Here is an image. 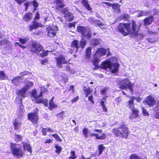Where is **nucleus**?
Returning <instances> with one entry per match:
<instances>
[{
	"instance_id": "f257e3e1",
	"label": "nucleus",
	"mask_w": 159,
	"mask_h": 159,
	"mask_svg": "<svg viewBox=\"0 0 159 159\" xmlns=\"http://www.w3.org/2000/svg\"><path fill=\"white\" fill-rule=\"evenodd\" d=\"M119 31L124 36H126L128 34L136 36L139 39H142L144 35L142 33L138 34L139 30V26H137L134 21H132L131 24H120L118 26Z\"/></svg>"
},
{
	"instance_id": "f03ea898",
	"label": "nucleus",
	"mask_w": 159,
	"mask_h": 159,
	"mask_svg": "<svg viewBox=\"0 0 159 159\" xmlns=\"http://www.w3.org/2000/svg\"><path fill=\"white\" fill-rule=\"evenodd\" d=\"M116 58L113 57L111 58L109 60L104 61L101 65V67L106 70H111L112 73H115L118 71L119 65L116 63Z\"/></svg>"
},
{
	"instance_id": "7ed1b4c3",
	"label": "nucleus",
	"mask_w": 159,
	"mask_h": 159,
	"mask_svg": "<svg viewBox=\"0 0 159 159\" xmlns=\"http://www.w3.org/2000/svg\"><path fill=\"white\" fill-rule=\"evenodd\" d=\"M107 50L103 48L98 49L93 56L92 62L96 66L98 65L99 62L101 59L100 57L105 55L107 52Z\"/></svg>"
},
{
	"instance_id": "20e7f679",
	"label": "nucleus",
	"mask_w": 159,
	"mask_h": 159,
	"mask_svg": "<svg viewBox=\"0 0 159 159\" xmlns=\"http://www.w3.org/2000/svg\"><path fill=\"white\" fill-rule=\"evenodd\" d=\"M31 52L33 53H39L41 57L47 56L49 52V51L44 50L40 45L36 42L33 43L32 44Z\"/></svg>"
},
{
	"instance_id": "39448f33",
	"label": "nucleus",
	"mask_w": 159,
	"mask_h": 159,
	"mask_svg": "<svg viewBox=\"0 0 159 159\" xmlns=\"http://www.w3.org/2000/svg\"><path fill=\"white\" fill-rule=\"evenodd\" d=\"M134 84L130 82L128 79H125L119 81V87L121 89H129L132 93H133V90L132 87Z\"/></svg>"
},
{
	"instance_id": "423d86ee",
	"label": "nucleus",
	"mask_w": 159,
	"mask_h": 159,
	"mask_svg": "<svg viewBox=\"0 0 159 159\" xmlns=\"http://www.w3.org/2000/svg\"><path fill=\"white\" fill-rule=\"evenodd\" d=\"M25 86L20 90H19L17 92V94L18 97L19 98V99L21 101L22 98H25V93L26 91L30 87H32L34 84L33 82L26 80L25 82Z\"/></svg>"
},
{
	"instance_id": "0eeeda50",
	"label": "nucleus",
	"mask_w": 159,
	"mask_h": 159,
	"mask_svg": "<svg viewBox=\"0 0 159 159\" xmlns=\"http://www.w3.org/2000/svg\"><path fill=\"white\" fill-rule=\"evenodd\" d=\"M77 30L84 37L88 39H90L91 38V30L89 28L82 26H79L77 27Z\"/></svg>"
},
{
	"instance_id": "6e6552de",
	"label": "nucleus",
	"mask_w": 159,
	"mask_h": 159,
	"mask_svg": "<svg viewBox=\"0 0 159 159\" xmlns=\"http://www.w3.org/2000/svg\"><path fill=\"white\" fill-rule=\"evenodd\" d=\"M11 151L12 154L17 157H21L24 154L21 149L17 147V144L11 143L10 144Z\"/></svg>"
},
{
	"instance_id": "1a4fd4ad",
	"label": "nucleus",
	"mask_w": 159,
	"mask_h": 159,
	"mask_svg": "<svg viewBox=\"0 0 159 159\" xmlns=\"http://www.w3.org/2000/svg\"><path fill=\"white\" fill-rule=\"evenodd\" d=\"M102 130L101 129H95L94 130V132H96L97 133H91L90 136L91 137H95L97 139L100 140H104L106 137V135L105 134L102 133Z\"/></svg>"
},
{
	"instance_id": "9d476101",
	"label": "nucleus",
	"mask_w": 159,
	"mask_h": 159,
	"mask_svg": "<svg viewBox=\"0 0 159 159\" xmlns=\"http://www.w3.org/2000/svg\"><path fill=\"white\" fill-rule=\"evenodd\" d=\"M119 129L121 130L120 134L122 138H126L129 134V131L128 128L126 127L124 122H122L121 124Z\"/></svg>"
},
{
	"instance_id": "9b49d317",
	"label": "nucleus",
	"mask_w": 159,
	"mask_h": 159,
	"mask_svg": "<svg viewBox=\"0 0 159 159\" xmlns=\"http://www.w3.org/2000/svg\"><path fill=\"white\" fill-rule=\"evenodd\" d=\"M56 60L57 65L59 67H62L63 64H65L67 62L65 57L63 55H60L56 58Z\"/></svg>"
},
{
	"instance_id": "f8f14e48",
	"label": "nucleus",
	"mask_w": 159,
	"mask_h": 159,
	"mask_svg": "<svg viewBox=\"0 0 159 159\" xmlns=\"http://www.w3.org/2000/svg\"><path fill=\"white\" fill-rule=\"evenodd\" d=\"M37 111V110H36L35 112L29 113L28 115V119L30 120L33 123L35 124L37 123L38 120V118L36 113Z\"/></svg>"
},
{
	"instance_id": "ddd939ff",
	"label": "nucleus",
	"mask_w": 159,
	"mask_h": 159,
	"mask_svg": "<svg viewBox=\"0 0 159 159\" xmlns=\"http://www.w3.org/2000/svg\"><path fill=\"white\" fill-rule=\"evenodd\" d=\"M48 35L51 37L54 36L57 33V26L52 27H48L47 28Z\"/></svg>"
},
{
	"instance_id": "4468645a",
	"label": "nucleus",
	"mask_w": 159,
	"mask_h": 159,
	"mask_svg": "<svg viewBox=\"0 0 159 159\" xmlns=\"http://www.w3.org/2000/svg\"><path fill=\"white\" fill-rule=\"evenodd\" d=\"M143 102L146 103L149 106L151 107L155 104L156 102L154 98L150 95L146 98Z\"/></svg>"
},
{
	"instance_id": "2eb2a0df",
	"label": "nucleus",
	"mask_w": 159,
	"mask_h": 159,
	"mask_svg": "<svg viewBox=\"0 0 159 159\" xmlns=\"http://www.w3.org/2000/svg\"><path fill=\"white\" fill-rule=\"evenodd\" d=\"M88 20L90 23L100 27L104 25V24L102 23L99 20H95L93 17H89L88 19Z\"/></svg>"
},
{
	"instance_id": "dca6fc26",
	"label": "nucleus",
	"mask_w": 159,
	"mask_h": 159,
	"mask_svg": "<svg viewBox=\"0 0 159 159\" xmlns=\"http://www.w3.org/2000/svg\"><path fill=\"white\" fill-rule=\"evenodd\" d=\"M78 41L76 40H74L72 42L70 50L71 53H74L77 52L78 49Z\"/></svg>"
},
{
	"instance_id": "f3484780",
	"label": "nucleus",
	"mask_w": 159,
	"mask_h": 159,
	"mask_svg": "<svg viewBox=\"0 0 159 159\" xmlns=\"http://www.w3.org/2000/svg\"><path fill=\"white\" fill-rule=\"evenodd\" d=\"M0 45L7 49H9L11 47V44L10 42L6 39H4L1 41Z\"/></svg>"
},
{
	"instance_id": "a211bd4d",
	"label": "nucleus",
	"mask_w": 159,
	"mask_h": 159,
	"mask_svg": "<svg viewBox=\"0 0 159 159\" xmlns=\"http://www.w3.org/2000/svg\"><path fill=\"white\" fill-rule=\"evenodd\" d=\"M31 97L34 98L35 100V102H36L42 96V92H41L40 93L39 95L38 96L37 94L36 90L35 89L33 90L31 92Z\"/></svg>"
},
{
	"instance_id": "6ab92c4d",
	"label": "nucleus",
	"mask_w": 159,
	"mask_h": 159,
	"mask_svg": "<svg viewBox=\"0 0 159 159\" xmlns=\"http://www.w3.org/2000/svg\"><path fill=\"white\" fill-rule=\"evenodd\" d=\"M13 125L15 130L17 131L19 130V132L20 131V128L21 127V122L20 121L15 120L13 123Z\"/></svg>"
},
{
	"instance_id": "aec40b11",
	"label": "nucleus",
	"mask_w": 159,
	"mask_h": 159,
	"mask_svg": "<svg viewBox=\"0 0 159 159\" xmlns=\"http://www.w3.org/2000/svg\"><path fill=\"white\" fill-rule=\"evenodd\" d=\"M63 12L65 14V17L67 20L71 21L74 19L73 15L71 12H68L66 14L65 11H63Z\"/></svg>"
},
{
	"instance_id": "412c9836",
	"label": "nucleus",
	"mask_w": 159,
	"mask_h": 159,
	"mask_svg": "<svg viewBox=\"0 0 159 159\" xmlns=\"http://www.w3.org/2000/svg\"><path fill=\"white\" fill-rule=\"evenodd\" d=\"M135 97L134 96H132L130 98V100L128 101V105L129 108L132 111L133 109H137L134 108V100Z\"/></svg>"
},
{
	"instance_id": "4be33fe9",
	"label": "nucleus",
	"mask_w": 159,
	"mask_h": 159,
	"mask_svg": "<svg viewBox=\"0 0 159 159\" xmlns=\"http://www.w3.org/2000/svg\"><path fill=\"white\" fill-rule=\"evenodd\" d=\"M22 79L20 76H16L12 80V83L15 85H17L19 84Z\"/></svg>"
},
{
	"instance_id": "5701e85b",
	"label": "nucleus",
	"mask_w": 159,
	"mask_h": 159,
	"mask_svg": "<svg viewBox=\"0 0 159 159\" xmlns=\"http://www.w3.org/2000/svg\"><path fill=\"white\" fill-rule=\"evenodd\" d=\"M42 26L41 24L40 23H38L34 21L32 25L30 27V31H31L34 29H36L37 28Z\"/></svg>"
},
{
	"instance_id": "b1692460",
	"label": "nucleus",
	"mask_w": 159,
	"mask_h": 159,
	"mask_svg": "<svg viewBox=\"0 0 159 159\" xmlns=\"http://www.w3.org/2000/svg\"><path fill=\"white\" fill-rule=\"evenodd\" d=\"M132 113L130 116V118L131 119H133L134 118H136L138 117V111L137 109H134L132 110Z\"/></svg>"
},
{
	"instance_id": "393cba45",
	"label": "nucleus",
	"mask_w": 159,
	"mask_h": 159,
	"mask_svg": "<svg viewBox=\"0 0 159 159\" xmlns=\"http://www.w3.org/2000/svg\"><path fill=\"white\" fill-rule=\"evenodd\" d=\"M153 19L152 16H149L144 20V25H149L151 24Z\"/></svg>"
},
{
	"instance_id": "a878e982",
	"label": "nucleus",
	"mask_w": 159,
	"mask_h": 159,
	"mask_svg": "<svg viewBox=\"0 0 159 159\" xmlns=\"http://www.w3.org/2000/svg\"><path fill=\"white\" fill-rule=\"evenodd\" d=\"M32 14L31 13L29 12L25 14L23 17V20L26 21H28L32 18Z\"/></svg>"
},
{
	"instance_id": "bb28decb",
	"label": "nucleus",
	"mask_w": 159,
	"mask_h": 159,
	"mask_svg": "<svg viewBox=\"0 0 159 159\" xmlns=\"http://www.w3.org/2000/svg\"><path fill=\"white\" fill-rule=\"evenodd\" d=\"M103 3L105 4L109 7H112V8L114 9L117 10L118 11L119 10V7L117 4H112L108 2H103Z\"/></svg>"
},
{
	"instance_id": "cd10ccee",
	"label": "nucleus",
	"mask_w": 159,
	"mask_h": 159,
	"mask_svg": "<svg viewBox=\"0 0 159 159\" xmlns=\"http://www.w3.org/2000/svg\"><path fill=\"white\" fill-rule=\"evenodd\" d=\"M23 146L25 151L30 152L31 153L32 152V148L30 144L27 143H23Z\"/></svg>"
},
{
	"instance_id": "c85d7f7f",
	"label": "nucleus",
	"mask_w": 159,
	"mask_h": 159,
	"mask_svg": "<svg viewBox=\"0 0 159 159\" xmlns=\"http://www.w3.org/2000/svg\"><path fill=\"white\" fill-rule=\"evenodd\" d=\"M54 3L57 4L56 8L57 9L61 8L64 6V4L61 0H55Z\"/></svg>"
},
{
	"instance_id": "c756f323",
	"label": "nucleus",
	"mask_w": 159,
	"mask_h": 159,
	"mask_svg": "<svg viewBox=\"0 0 159 159\" xmlns=\"http://www.w3.org/2000/svg\"><path fill=\"white\" fill-rule=\"evenodd\" d=\"M101 40L98 39H93L91 40V43L92 45L96 46L98 45L100 43Z\"/></svg>"
},
{
	"instance_id": "7c9ffc66",
	"label": "nucleus",
	"mask_w": 159,
	"mask_h": 159,
	"mask_svg": "<svg viewBox=\"0 0 159 159\" xmlns=\"http://www.w3.org/2000/svg\"><path fill=\"white\" fill-rule=\"evenodd\" d=\"M82 3L88 10L91 11L92 10V9L88 3V1L87 0H82Z\"/></svg>"
},
{
	"instance_id": "2f4dec72",
	"label": "nucleus",
	"mask_w": 159,
	"mask_h": 159,
	"mask_svg": "<svg viewBox=\"0 0 159 159\" xmlns=\"http://www.w3.org/2000/svg\"><path fill=\"white\" fill-rule=\"evenodd\" d=\"M53 98L54 97H53L50 100L49 102V108L50 110H52L57 107V105L55 104L53 102Z\"/></svg>"
},
{
	"instance_id": "473e14b6",
	"label": "nucleus",
	"mask_w": 159,
	"mask_h": 159,
	"mask_svg": "<svg viewBox=\"0 0 159 159\" xmlns=\"http://www.w3.org/2000/svg\"><path fill=\"white\" fill-rule=\"evenodd\" d=\"M37 103H42L44 104L46 107L48 106V100L46 99H42L41 98L39 99L36 102Z\"/></svg>"
},
{
	"instance_id": "72a5a7b5",
	"label": "nucleus",
	"mask_w": 159,
	"mask_h": 159,
	"mask_svg": "<svg viewBox=\"0 0 159 159\" xmlns=\"http://www.w3.org/2000/svg\"><path fill=\"white\" fill-rule=\"evenodd\" d=\"M149 11H138V16L139 17L143 16H146L149 14Z\"/></svg>"
},
{
	"instance_id": "f704fd0d",
	"label": "nucleus",
	"mask_w": 159,
	"mask_h": 159,
	"mask_svg": "<svg viewBox=\"0 0 159 159\" xmlns=\"http://www.w3.org/2000/svg\"><path fill=\"white\" fill-rule=\"evenodd\" d=\"M8 79V77L3 71H0V79L6 80Z\"/></svg>"
},
{
	"instance_id": "c9c22d12",
	"label": "nucleus",
	"mask_w": 159,
	"mask_h": 159,
	"mask_svg": "<svg viewBox=\"0 0 159 159\" xmlns=\"http://www.w3.org/2000/svg\"><path fill=\"white\" fill-rule=\"evenodd\" d=\"M22 136L19 134H15L14 137V139L16 142H18L22 140Z\"/></svg>"
},
{
	"instance_id": "e433bc0d",
	"label": "nucleus",
	"mask_w": 159,
	"mask_h": 159,
	"mask_svg": "<svg viewBox=\"0 0 159 159\" xmlns=\"http://www.w3.org/2000/svg\"><path fill=\"white\" fill-rule=\"evenodd\" d=\"M114 129L113 130V133L116 136H119L121 135L120 134V131L121 130L120 129Z\"/></svg>"
},
{
	"instance_id": "4c0bfd02",
	"label": "nucleus",
	"mask_w": 159,
	"mask_h": 159,
	"mask_svg": "<svg viewBox=\"0 0 159 159\" xmlns=\"http://www.w3.org/2000/svg\"><path fill=\"white\" fill-rule=\"evenodd\" d=\"M98 151L99 152V154L98 155V156H99L102 153L103 150L105 148V147L103 146V145L100 144L98 145Z\"/></svg>"
},
{
	"instance_id": "58836bf2",
	"label": "nucleus",
	"mask_w": 159,
	"mask_h": 159,
	"mask_svg": "<svg viewBox=\"0 0 159 159\" xmlns=\"http://www.w3.org/2000/svg\"><path fill=\"white\" fill-rule=\"evenodd\" d=\"M77 157L75 155V152L73 151H71L70 152V156L69 157V159H75Z\"/></svg>"
},
{
	"instance_id": "ea45409f",
	"label": "nucleus",
	"mask_w": 159,
	"mask_h": 159,
	"mask_svg": "<svg viewBox=\"0 0 159 159\" xmlns=\"http://www.w3.org/2000/svg\"><path fill=\"white\" fill-rule=\"evenodd\" d=\"M91 50V48L90 47H88L86 51V56L88 58H89L90 57Z\"/></svg>"
},
{
	"instance_id": "a19ab883",
	"label": "nucleus",
	"mask_w": 159,
	"mask_h": 159,
	"mask_svg": "<svg viewBox=\"0 0 159 159\" xmlns=\"http://www.w3.org/2000/svg\"><path fill=\"white\" fill-rule=\"evenodd\" d=\"M66 70L71 73L72 74H74L75 73V71L72 69L69 66V64H67L66 66Z\"/></svg>"
},
{
	"instance_id": "79ce46f5",
	"label": "nucleus",
	"mask_w": 159,
	"mask_h": 159,
	"mask_svg": "<svg viewBox=\"0 0 159 159\" xmlns=\"http://www.w3.org/2000/svg\"><path fill=\"white\" fill-rule=\"evenodd\" d=\"M86 43V41L85 40H84L83 38H82V39L80 41V46L82 49H83L84 48Z\"/></svg>"
},
{
	"instance_id": "37998d69",
	"label": "nucleus",
	"mask_w": 159,
	"mask_h": 159,
	"mask_svg": "<svg viewBox=\"0 0 159 159\" xmlns=\"http://www.w3.org/2000/svg\"><path fill=\"white\" fill-rule=\"evenodd\" d=\"M28 40V39L27 38H20L19 41L21 43L24 44L26 43Z\"/></svg>"
},
{
	"instance_id": "c03bdc74",
	"label": "nucleus",
	"mask_w": 159,
	"mask_h": 159,
	"mask_svg": "<svg viewBox=\"0 0 159 159\" xmlns=\"http://www.w3.org/2000/svg\"><path fill=\"white\" fill-rule=\"evenodd\" d=\"M52 136L56 139L57 140L61 142L62 141L61 139L58 135L57 134H52Z\"/></svg>"
},
{
	"instance_id": "a18cd8bd",
	"label": "nucleus",
	"mask_w": 159,
	"mask_h": 159,
	"mask_svg": "<svg viewBox=\"0 0 159 159\" xmlns=\"http://www.w3.org/2000/svg\"><path fill=\"white\" fill-rule=\"evenodd\" d=\"M83 133L84 135V136L86 138L88 137L87 133L88 129L87 128H84L83 129Z\"/></svg>"
},
{
	"instance_id": "49530a36",
	"label": "nucleus",
	"mask_w": 159,
	"mask_h": 159,
	"mask_svg": "<svg viewBox=\"0 0 159 159\" xmlns=\"http://www.w3.org/2000/svg\"><path fill=\"white\" fill-rule=\"evenodd\" d=\"M55 148L56 149V152L58 154H59L61 151V147L59 146L56 145Z\"/></svg>"
},
{
	"instance_id": "de8ad7c7",
	"label": "nucleus",
	"mask_w": 159,
	"mask_h": 159,
	"mask_svg": "<svg viewBox=\"0 0 159 159\" xmlns=\"http://www.w3.org/2000/svg\"><path fill=\"white\" fill-rule=\"evenodd\" d=\"M84 91L86 93V97H87L90 94V93L92 92V91L91 89L89 88L84 89Z\"/></svg>"
},
{
	"instance_id": "09e8293b",
	"label": "nucleus",
	"mask_w": 159,
	"mask_h": 159,
	"mask_svg": "<svg viewBox=\"0 0 159 159\" xmlns=\"http://www.w3.org/2000/svg\"><path fill=\"white\" fill-rule=\"evenodd\" d=\"M20 109L18 110V112H19L20 114H18V115L20 116V115H22L24 112V110H23V106L22 105H20Z\"/></svg>"
},
{
	"instance_id": "8fccbe9b",
	"label": "nucleus",
	"mask_w": 159,
	"mask_h": 159,
	"mask_svg": "<svg viewBox=\"0 0 159 159\" xmlns=\"http://www.w3.org/2000/svg\"><path fill=\"white\" fill-rule=\"evenodd\" d=\"M130 159H140L139 157L134 154H132L130 156Z\"/></svg>"
},
{
	"instance_id": "3c124183",
	"label": "nucleus",
	"mask_w": 159,
	"mask_h": 159,
	"mask_svg": "<svg viewBox=\"0 0 159 159\" xmlns=\"http://www.w3.org/2000/svg\"><path fill=\"white\" fill-rule=\"evenodd\" d=\"M30 74H31L30 72L27 71H25L23 72H20V75L21 76H24V75H30Z\"/></svg>"
},
{
	"instance_id": "603ef678",
	"label": "nucleus",
	"mask_w": 159,
	"mask_h": 159,
	"mask_svg": "<svg viewBox=\"0 0 159 159\" xmlns=\"http://www.w3.org/2000/svg\"><path fill=\"white\" fill-rule=\"evenodd\" d=\"M143 113L145 116H148L149 115V113L146 111L144 109V107L142 108Z\"/></svg>"
},
{
	"instance_id": "864d4df0",
	"label": "nucleus",
	"mask_w": 159,
	"mask_h": 159,
	"mask_svg": "<svg viewBox=\"0 0 159 159\" xmlns=\"http://www.w3.org/2000/svg\"><path fill=\"white\" fill-rule=\"evenodd\" d=\"M148 41L151 43H153L155 42L156 39L154 38H148Z\"/></svg>"
},
{
	"instance_id": "5fc2aeb1",
	"label": "nucleus",
	"mask_w": 159,
	"mask_h": 159,
	"mask_svg": "<svg viewBox=\"0 0 159 159\" xmlns=\"http://www.w3.org/2000/svg\"><path fill=\"white\" fill-rule=\"evenodd\" d=\"M79 98V96H77L75 98H74L73 99H72L71 100V101L72 103L75 102H76L77 101V100H78Z\"/></svg>"
},
{
	"instance_id": "6e6d98bb",
	"label": "nucleus",
	"mask_w": 159,
	"mask_h": 159,
	"mask_svg": "<svg viewBox=\"0 0 159 159\" xmlns=\"http://www.w3.org/2000/svg\"><path fill=\"white\" fill-rule=\"evenodd\" d=\"M74 86L73 85H71L69 89V91H72V92H71V93H73L74 91Z\"/></svg>"
},
{
	"instance_id": "4d7b16f0",
	"label": "nucleus",
	"mask_w": 159,
	"mask_h": 159,
	"mask_svg": "<svg viewBox=\"0 0 159 159\" xmlns=\"http://www.w3.org/2000/svg\"><path fill=\"white\" fill-rule=\"evenodd\" d=\"M33 5L34 8H37L38 7V4L35 1L33 2Z\"/></svg>"
},
{
	"instance_id": "13d9d810",
	"label": "nucleus",
	"mask_w": 159,
	"mask_h": 159,
	"mask_svg": "<svg viewBox=\"0 0 159 159\" xmlns=\"http://www.w3.org/2000/svg\"><path fill=\"white\" fill-rule=\"evenodd\" d=\"M134 99L136 100L137 101L139 102H140L142 100V99L139 97H138L137 98L135 97Z\"/></svg>"
},
{
	"instance_id": "bf43d9fd",
	"label": "nucleus",
	"mask_w": 159,
	"mask_h": 159,
	"mask_svg": "<svg viewBox=\"0 0 159 159\" xmlns=\"http://www.w3.org/2000/svg\"><path fill=\"white\" fill-rule=\"evenodd\" d=\"M93 96H90L88 98V99L89 101H90L91 102L93 103H94V102L93 100Z\"/></svg>"
},
{
	"instance_id": "052dcab7",
	"label": "nucleus",
	"mask_w": 159,
	"mask_h": 159,
	"mask_svg": "<svg viewBox=\"0 0 159 159\" xmlns=\"http://www.w3.org/2000/svg\"><path fill=\"white\" fill-rule=\"evenodd\" d=\"M42 132L43 135H46L47 131L46 128H43L42 130Z\"/></svg>"
},
{
	"instance_id": "680f3d73",
	"label": "nucleus",
	"mask_w": 159,
	"mask_h": 159,
	"mask_svg": "<svg viewBox=\"0 0 159 159\" xmlns=\"http://www.w3.org/2000/svg\"><path fill=\"white\" fill-rule=\"evenodd\" d=\"M39 18V12H37L36 13V16L34 17V19L38 20Z\"/></svg>"
},
{
	"instance_id": "e2e57ef3",
	"label": "nucleus",
	"mask_w": 159,
	"mask_h": 159,
	"mask_svg": "<svg viewBox=\"0 0 159 159\" xmlns=\"http://www.w3.org/2000/svg\"><path fill=\"white\" fill-rule=\"evenodd\" d=\"M154 117L156 119H159V112H157L154 115Z\"/></svg>"
},
{
	"instance_id": "0e129e2a",
	"label": "nucleus",
	"mask_w": 159,
	"mask_h": 159,
	"mask_svg": "<svg viewBox=\"0 0 159 159\" xmlns=\"http://www.w3.org/2000/svg\"><path fill=\"white\" fill-rule=\"evenodd\" d=\"M63 111H61L60 113H58L57 115L58 117H62L63 115Z\"/></svg>"
},
{
	"instance_id": "69168bd1",
	"label": "nucleus",
	"mask_w": 159,
	"mask_h": 159,
	"mask_svg": "<svg viewBox=\"0 0 159 159\" xmlns=\"http://www.w3.org/2000/svg\"><path fill=\"white\" fill-rule=\"evenodd\" d=\"M52 142V140L50 139H47L44 142L45 143H50L51 142Z\"/></svg>"
},
{
	"instance_id": "338daca9",
	"label": "nucleus",
	"mask_w": 159,
	"mask_h": 159,
	"mask_svg": "<svg viewBox=\"0 0 159 159\" xmlns=\"http://www.w3.org/2000/svg\"><path fill=\"white\" fill-rule=\"evenodd\" d=\"M75 24L73 23H70L69 25V26L70 27H75Z\"/></svg>"
},
{
	"instance_id": "774afa93",
	"label": "nucleus",
	"mask_w": 159,
	"mask_h": 159,
	"mask_svg": "<svg viewBox=\"0 0 159 159\" xmlns=\"http://www.w3.org/2000/svg\"><path fill=\"white\" fill-rule=\"evenodd\" d=\"M24 5L25 6V7H26V9H25V11H26L27 10V7L29 5V2H25L24 4Z\"/></svg>"
}]
</instances>
